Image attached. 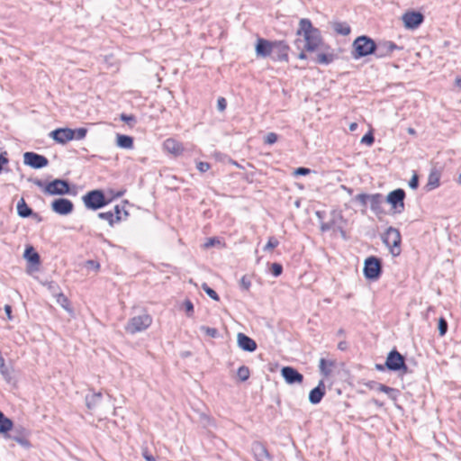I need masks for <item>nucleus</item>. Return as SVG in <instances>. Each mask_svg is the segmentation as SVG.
Wrapping results in <instances>:
<instances>
[{
    "instance_id": "1",
    "label": "nucleus",
    "mask_w": 461,
    "mask_h": 461,
    "mask_svg": "<svg viewBox=\"0 0 461 461\" xmlns=\"http://www.w3.org/2000/svg\"><path fill=\"white\" fill-rule=\"evenodd\" d=\"M297 35H302L305 41V50L308 51L316 50L321 44V36L319 29L312 26V22L307 18H303L299 22Z\"/></svg>"
},
{
    "instance_id": "2",
    "label": "nucleus",
    "mask_w": 461,
    "mask_h": 461,
    "mask_svg": "<svg viewBox=\"0 0 461 461\" xmlns=\"http://www.w3.org/2000/svg\"><path fill=\"white\" fill-rule=\"evenodd\" d=\"M287 49L288 47L282 42H270L260 38L257 41L255 50L258 57L266 58L277 50L280 52L279 59H287Z\"/></svg>"
},
{
    "instance_id": "3",
    "label": "nucleus",
    "mask_w": 461,
    "mask_h": 461,
    "mask_svg": "<svg viewBox=\"0 0 461 461\" xmlns=\"http://www.w3.org/2000/svg\"><path fill=\"white\" fill-rule=\"evenodd\" d=\"M382 240L393 257L401 254L402 236L398 229L389 227L382 235Z\"/></svg>"
},
{
    "instance_id": "4",
    "label": "nucleus",
    "mask_w": 461,
    "mask_h": 461,
    "mask_svg": "<svg viewBox=\"0 0 461 461\" xmlns=\"http://www.w3.org/2000/svg\"><path fill=\"white\" fill-rule=\"evenodd\" d=\"M353 49V58L359 59L374 53L375 42L367 36H359L354 41Z\"/></svg>"
},
{
    "instance_id": "5",
    "label": "nucleus",
    "mask_w": 461,
    "mask_h": 461,
    "mask_svg": "<svg viewBox=\"0 0 461 461\" xmlns=\"http://www.w3.org/2000/svg\"><path fill=\"white\" fill-rule=\"evenodd\" d=\"M151 323L152 318L147 313L134 316L128 321L125 326V331L130 334H136L147 330L151 325Z\"/></svg>"
},
{
    "instance_id": "6",
    "label": "nucleus",
    "mask_w": 461,
    "mask_h": 461,
    "mask_svg": "<svg viewBox=\"0 0 461 461\" xmlns=\"http://www.w3.org/2000/svg\"><path fill=\"white\" fill-rule=\"evenodd\" d=\"M364 275L366 278L376 280L382 271L381 261L375 257H369L364 262Z\"/></svg>"
},
{
    "instance_id": "7",
    "label": "nucleus",
    "mask_w": 461,
    "mask_h": 461,
    "mask_svg": "<svg viewBox=\"0 0 461 461\" xmlns=\"http://www.w3.org/2000/svg\"><path fill=\"white\" fill-rule=\"evenodd\" d=\"M405 192L399 188L390 192L386 196V202L391 205L394 213H402L404 211Z\"/></svg>"
},
{
    "instance_id": "8",
    "label": "nucleus",
    "mask_w": 461,
    "mask_h": 461,
    "mask_svg": "<svg viewBox=\"0 0 461 461\" xmlns=\"http://www.w3.org/2000/svg\"><path fill=\"white\" fill-rule=\"evenodd\" d=\"M83 201L87 208L93 210L99 209L107 203L103 192L100 190H93L88 192L83 197Z\"/></svg>"
},
{
    "instance_id": "9",
    "label": "nucleus",
    "mask_w": 461,
    "mask_h": 461,
    "mask_svg": "<svg viewBox=\"0 0 461 461\" xmlns=\"http://www.w3.org/2000/svg\"><path fill=\"white\" fill-rule=\"evenodd\" d=\"M44 193L50 195H63L69 193V185L62 179H55L44 186Z\"/></svg>"
},
{
    "instance_id": "10",
    "label": "nucleus",
    "mask_w": 461,
    "mask_h": 461,
    "mask_svg": "<svg viewBox=\"0 0 461 461\" xmlns=\"http://www.w3.org/2000/svg\"><path fill=\"white\" fill-rule=\"evenodd\" d=\"M385 366L392 371L403 370L404 373L407 371L403 357L396 350H393L388 354Z\"/></svg>"
},
{
    "instance_id": "11",
    "label": "nucleus",
    "mask_w": 461,
    "mask_h": 461,
    "mask_svg": "<svg viewBox=\"0 0 461 461\" xmlns=\"http://www.w3.org/2000/svg\"><path fill=\"white\" fill-rule=\"evenodd\" d=\"M23 163L32 168H42L49 163L48 159L34 152H25L23 154Z\"/></svg>"
},
{
    "instance_id": "12",
    "label": "nucleus",
    "mask_w": 461,
    "mask_h": 461,
    "mask_svg": "<svg viewBox=\"0 0 461 461\" xmlns=\"http://www.w3.org/2000/svg\"><path fill=\"white\" fill-rule=\"evenodd\" d=\"M50 137L57 143L65 145L74 140L72 129L59 128L50 132Z\"/></svg>"
},
{
    "instance_id": "13",
    "label": "nucleus",
    "mask_w": 461,
    "mask_h": 461,
    "mask_svg": "<svg viewBox=\"0 0 461 461\" xmlns=\"http://www.w3.org/2000/svg\"><path fill=\"white\" fill-rule=\"evenodd\" d=\"M74 205L72 202L66 198H59L52 202L51 209L58 214L68 215L72 212Z\"/></svg>"
},
{
    "instance_id": "14",
    "label": "nucleus",
    "mask_w": 461,
    "mask_h": 461,
    "mask_svg": "<svg viewBox=\"0 0 461 461\" xmlns=\"http://www.w3.org/2000/svg\"><path fill=\"white\" fill-rule=\"evenodd\" d=\"M401 49V47L392 41H383L375 44V50L374 54L376 58L383 59L391 56L393 50Z\"/></svg>"
},
{
    "instance_id": "15",
    "label": "nucleus",
    "mask_w": 461,
    "mask_h": 461,
    "mask_svg": "<svg viewBox=\"0 0 461 461\" xmlns=\"http://www.w3.org/2000/svg\"><path fill=\"white\" fill-rule=\"evenodd\" d=\"M281 375L288 384H300L303 381V375L292 366H284L281 369Z\"/></svg>"
},
{
    "instance_id": "16",
    "label": "nucleus",
    "mask_w": 461,
    "mask_h": 461,
    "mask_svg": "<svg viewBox=\"0 0 461 461\" xmlns=\"http://www.w3.org/2000/svg\"><path fill=\"white\" fill-rule=\"evenodd\" d=\"M423 19L420 13L413 11L405 13L402 17L405 28L411 30L416 29L423 22Z\"/></svg>"
},
{
    "instance_id": "17",
    "label": "nucleus",
    "mask_w": 461,
    "mask_h": 461,
    "mask_svg": "<svg viewBox=\"0 0 461 461\" xmlns=\"http://www.w3.org/2000/svg\"><path fill=\"white\" fill-rule=\"evenodd\" d=\"M237 343L239 348L244 351L253 352L257 348V343L255 340L241 332L237 335Z\"/></svg>"
},
{
    "instance_id": "18",
    "label": "nucleus",
    "mask_w": 461,
    "mask_h": 461,
    "mask_svg": "<svg viewBox=\"0 0 461 461\" xmlns=\"http://www.w3.org/2000/svg\"><path fill=\"white\" fill-rule=\"evenodd\" d=\"M163 149L174 156H179L184 151L183 145L174 139H167L163 142Z\"/></svg>"
},
{
    "instance_id": "19",
    "label": "nucleus",
    "mask_w": 461,
    "mask_h": 461,
    "mask_svg": "<svg viewBox=\"0 0 461 461\" xmlns=\"http://www.w3.org/2000/svg\"><path fill=\"white\" fill-rule=\"evenodd\" d=\"M325 394V384L322 380H321L318 385L310 391L309 393V402L312 404H318Z\"/></svg>"
},
{
    "instance_id": "20",
    "label": "nucleus",
    "mask_w": 461,
    "mask_h": 461,
    "mask_svg": "<svg viewBox=\"0 0 461 461\" xmlns=\"http://www.w3.org/2000/svg\"><path fill=\"white\" fill-rule=\"evenodd\" d=\"M252 451L257 461H271V456L264 445L256 442L252 445Z\"/></svg>"
},
{
    "instance_id": "21",
    "label": "nucleus",
    "mask_w": 461,
    "mask_h": 461,
    "mask_svg": "<svg viewBox=\"0 0 461 461\" xmlns=\"http://www.w3.org/2000/svg\"><path fill=\"white\" fill-rule=\"evenodd\" d=\"M334 366V360L321 358L319 361L320 372L325 377H328L331 374Z\"/></svg>"
},
{
    "instance_id": "22",
    "label": "nucleus",
    "mask_w": 461,
    "mask_h": 461,
    "mask_svg": "<svg viewBox=\"0 0 461 461\" xmlns=\"http://www.w3.org/2000/svg\"><path fill=\"white\" fill-rule=\"evenodd\" d=\"M116 145L121 149H131L133 148V138L128 135L117 134Z\"/></svg>"
},
{
    "instance_id": "23",
    "label": "nucleus",
    "mask_w": 461,
    "mask_h": 461,
    "mask_svg": "<svg viewBox=\"0 0 461 461\" xmlns=\"http://www.w3.org/2000/svg\"><path fill=\"white\" fill-rule=\"evenodd\" d=\"M102 401V393H96L86 397V403L88 409L92 410L99 407Z\"/></svg>"
},
{
    "instance_id": "24",
    "label": "nucleus",
    "mask_w": 461,
    "mask_h": 461,
    "mask_svg": "<svg viewBox=\"0 0 461 461\" xmlns=\"http://www.w3.org/2000/svg\"><path fill=\"white\" fill-rule=\"evenodd\" d=\"M16 208L20 217L26 218L32 214V210L29 208L23 198L18 201Z\"/></svg>"
},
{
    "instance_id": "25",
    "label": "nucleus",
    "mask_w": 461,
    "mask_h": 461,
    "mask_svg": "<svg viewBox=\"0 0 461 461\" xmlns=\"http://www.w3.org/2000/svg\"><path fill=\"white\" fill-rule=\"evenodd\" d=\"M440 175L438 171H431L428 177L427 189L431 191L439 185Z\"/></svg>"
},
{
    "instance_id": "26",
    "label": "nucleus",
    "mask_w": 461,
    "mask_h": 461,
    "mask_svg": "<svg viewBox=\"0 0 461 461\" xmlns=\"http://www.w3.org/2000/svg\"><path fill=\"white\" fill-rule=\"evenodd\" d=\"M332 28L336 33L343 35V36L348 35L351 32L350 26L347 23H343V22L333 23Z\"/></svg>"
},
{
    "instance_id": "27",
    "label": "nucleus",
    "mask_w": 461,
    "mask_h": 461,
    "mask_svg": "<svg viewBox=\"0 0 461 461\" xmlns=\"http://www.w3.org/2000/svg\"><path fill=\"white\" fill-rule=\"evenodd\" d=\"M13 428V421L0 411V433L6 434Z\"/></svg>"
},
{
    "instance_id": "28",
    "label": "nucleus",
    "mask_w": 461,
    "mask_h": 461,
    "mask_svg": "<svg viewBox=\"0 0 461 461\" xmlns=\"http://www.w3.org/2000/svg\"><path fill=\"white\" fill-rule=\"evenodd\" d=\"M24 258L32 264L37 265L40 263V256L33 249L32 247H29L24 251Z\"/></svg>"
},
{
    "instance_id": "29",
    "label": "nucleus",
    "mask_w": 461,
    "mask_h": 461,
    "mask_svg": "<svg viewBox=\"0 0 461 461\" xmlns=\"http://www.w3.org/2000/svg\"><path fill=\"white\" fill-rule=\"evenodd\" d=\"M27 432L23 429V434L8 436V438L16 441L19 445H21L24 448H29L31 447L30 441L26 438Z\"/></svg>"
},
{
    "instance_id": "30",
    "label": "nucleus",
    "mask_w": 461,
    "mask_h": 461,
    "mask_svg": "<svg viewBox=\"0 0 461 461\" xmlns=\"http://www.w3.org/2000/svg\"><path fill=\"white\" fill-rule=\"evenodd\" d=\"M369 201L371 203L370 206H371L372 211L377 212L382 205L383 197L380 194H371L369 196Z\"/></svg>"
},
{
    "instance_id": "31",
    "label": "nucleus",
    "mask_w": 461,
    "mask_h": 461,
    "mask_svg": "<svg viewBox=\"0 0 461 461\" xmlns=\"http://www.w3.org/2000/svg\"><path fill=\"white\" fill-rule=\"evenodd\" d=\"M334 59L333 54L320 53L316 56V62L319 64L328 65Z\"/></svg>"
},
{
    "instance_id": "32",
    "label": "nucleus",
    "mask_w": 461,
    "mask_h": 461,
    "mask_svg": "<svg viewBox=\"0 0 461 461\" xmlns=\"http://www.w3.org/2000/svg\"><path fill=\"white\" fill-rule=\"evenodd\" d=\"M98 217L102 220L107 221L110 226H113L114 222H117L114 217V213L112 211L100 212Z\"/></svg>"
},
{
    "instance_id": "33",
    "label": "nucleus",
    "mask_w": 461,
    "mask_h": 461,
    "mask_svg": "<svg viewBox=\"0 0 461 461\" xmlns=\"http://www.w3.org/2000/svg\"><path fill=\"white\" fill-rule=\"evenodd\" d=\"M250 375L249 367L241 366L237 371V375L241 382H245L249 379Z\"/></svg>"
},
{
    "instance_id": "34",
    "label": "nucleus",
    "mask_w": 461,
    "mask_h": 461,
    "mask_svg": "<svg viewBox=\"0 0 461 461\" xmlns=\"http://www.w3.org/2000/svg\"><path fill=\"white\" fill-rule=\"evenodd\" d=\"M72 133L74 136V140H81L86 138L87 133L86 128H77L76 130H72Z\"/></svg>"
},
{
    "instance_id": "35",
    "label": "nucleus",
    "mask_w": 461,
    "mask_h": 461,
    "mask_svg": "<svg viewBox=\"0 0 461 461\" xmlns=\"http://www.w3.org/2000/svg\"><path fill=\"white\" fill-rule=\"evenodd\" d=\"M202 289H203V290L205 292V294H206L210 298H212V300H214V301H219V300H220V298H219V296H218L217 293H216L213 289H212L211 287H209V286L207 285V284L203 283V284L202 285Z\"/></svg>"
},
{
    "instance_id": "36",
    "label": "nucleus",
    "mask_w": 461,
    "mask_h": 461,
    "mask_svg": "<svg viewBox=\"0 0 461 461\" xmlns=\"http://www.w3.org/2000/svg\"><path fill=\"white\" fill-rule=\"evenodd\" d=\"M279 244V241L275 237H270L268 239L267 243L264 247L265 251H269L276 248Z\"/></svg>"
},
{
    "instance_id": "37",
    "label": "nucleus",
    "mask_w": 461,
    "mask_h": 461,
    "mask_svg": "<svg viewBox=\"0 0 461 461\" xmlns=\"http://www.w3.org/2000/svg\"><path fill=\"white\" fill-rule=\"evenodd\" d=\"M447 322L443 317H441L438 320V333L442 337L447 333Z\"/></svg>"
},
{
    "instance_id": "38",
    "label": "nucleus",
    "mask_w": 461,
    "mask_h": 461,
    "mask_svg": "<svg viewBox=\"0 0 461 461\" xmlns=\"http://www.w3.org/2000/svg\"><path fill=\"white\" fill-rule=\"evenodd\" d=\"M200 330L211 338H215L218 335V330L215 328L201 326Z\"/></svg>"
},
{
    "instance_id": "39",
    "label": "nucleus",
    "mask_w": 461,
    "mask_h": 461,
    "mask_svg": "<svg viewBox=\"0 0 461 461\" xmlns=\"http://www.w3.org/2000/svg\"><path fill=\"white\" fill-rule=\"evenodd\" d=\"M271 271L275 276H279L282 274L283 267L279 263H273L271 265Z\"/></svg>"
},
{
    "instance_id": "40",
    "label": "nucleus",
    "mask_w": 461,
    "mask_h": 461,
    "mask_svg": "<svg viewBox=\"0 0 461 461\" xmlns=\"http://www.w3.org/2000/svg\"><path fill=\"white\" fill-rule=\"evenodd\" d=\"M276 140H277V135L274 132H269L266 135L264 141L266 144L272 145V144L276 143Z\"/></svg>"
},
{
    "instance_id": "41",
    "label": "nucleus",
    "mask_w": 461,
    "mask_h": 461,
    "mask_svg": "<svg viewBox=\"0 0 461 461\" xmlns=\"http://www.w3.org/2000/svg\"><path fill=\"white\" fill-rule=\"evenodd\" d=\"M374 140L375 139L373 134L371 132H368L362 137L361 143L370 146L374 143Z\"/></svg>"
},
{
    "instance_id": "42",
    "label": "nucleus",
    "mask_w": 461,
    "mask_h": 461,
    "mask_svg": "<svg viewBox=\"0 0 461 461\" xmlns=\"http://www.w3.org/2000/svg\"><path fill=\"white\" fill-rule=\"evenodd\" d=\"M184 307H185V310L186 312V314L188 316H192V314L194 312V304H193V303L190 300H185L184 302Z\"/></svg>"
},
{
    "instance_id": "43",
    "label": "nucleus",
    "mask_w": 461,
    "mask_h": 461,
    "mask_svg": "<svg viewBox=\"0 0 461 461\" xmlns=\"http://www.w3.org/2000/svg\"><path fill=\"white\" fill-rule=\"evenodd\" d=\"M311 173V169L306 167H298L294 170V176H306Z\"/></svg>"
},
{
    "instance_id": "44",
    "label": "nucleus",
    "mask_w": 461,
    "mask_h": 461,
    "mask_svg": "<svg viewBox=\"0 0 461 461\" xmlns=\"http://www.w3.org/2000/svg\"><path fill=\"white\" fill-rule=\"evenodd\" d=\"M196 167L201 173H204L210 169V165L207 162H199Z\"/></svg>"
},
{
    "instance_id": "45",
    "label": "nucleus",
    "mask_w": 461,
    "mask_h": 461,
    "mask_svg": "<svg viewBox=\"0 0 461 461\" xmlns=\"http://www.w3.org/2000/svg\"><path fill=\"white\" fill-rule=\"evenodd\" d=\"M368 194H359L356 196V200L358 201L362 205L366 204V201L369 200Z\"/></svg>"
},
{
    "instance_id": "46",
    "label": "nucleus",
    "mask_w": 461,
    "mask_h": 461,
    "mask_svg": "<svg viewBox=\"0 0 461 461\" xmlns=\"http://www.w3.org/2000/svg\"><path fill=\"white\" fill-rule=\"evenodd\" d=\"M226 105H227V103H226L225 98H223V97L218 98L217 108L220 112H223L226 109Z\"/></svg>"
},
{
    "instance_id": "47",
    "label": "nucleus",
    "mask_w": 461,
    "mask_h": 461,
    "mask_svg": "<svg viewBox=\"0 0 461 461\" xmlns=\"http://www.w3.org/2000/svg\"><path fill=\"white\" fill-rule=\"evenodd\" d=\"M418 185H419V178H418V176L416 174H414L412 176V177L411 178V180L409 181V186L411 189H416L418 187Z\"/></svg>"
},
{
    "instance_id": "48",
    "label": "nucleus",
    "mask_w": 461,
    "mask_h": 461,
    "mask_svg": "<svg viewBox=\"0 0 461 461\" xmlns=\"http://www.w3.org/2000/svg\"><path fill=\"white\" fill-rule=\"evenodd\" d=\"M0 373L5 379H10L8 369L5 365V360H3L2 365L0 364Z\"/></svg>"
},
{
    "instance_id": "49",
    "label": "nucleus",
    "mask_w": 461,
    "mask_h": 461,
    "mask_svg": "<svg viewBox=\"0 0 461 461\" xmlns=\"http://www.w3.org/2000/svg\"><path fill=\"white\" fill-rule=\"evenodd\" d=\"M377 390L380 391V392L385 393H389L393 392V388L388 387V386L384 385V384H379Z\"/></svg>"
},
{
    "instance_id": "50",
    "label": "nucleus",
    "mask_w": 461,
    "mask_h": 461,
    "mask_svg": "<svg viewBox=\"0 0 461 461\" xmlns=\"http://www.w3.org/2000/svg\"><path fill=\"white\" fill-rule=\"evenodd\" d=\"M142 456L146 461H156L155 457L150 455L146 449L142 451Z\"/></svg>"
},
{
    "instance_id": "51",
    "label": "nucleus",
    "mask_w": 461,
    "mask_h": 461,
    "mask_svg": "<svg viewBox=\"0 0 461 461\" xmlns=\"http://www.w3.org/2000/svg\"><path fill=\"white\" fill-rule=\"evenodd\" d=\"M240 285L245 290H249L250 287V282L245 276L241 278Z\"/></svg>"
},
{
    "instance_id": "52",
    "label": "nucleus",
    "mask_w": 461,
    "mask_h": 461,
    "mask_svg": "<svg viewBox=\"0 0 461 461\" xmlns=\"http://www.w3.org/2000/svg\"><path fill=\"white\" fill-rule=\"evenodd\" d=\"M113 212L114 213V217H115L116 221H121V209H120V206L119 205L114 206Z\"/></svg>"
},
{
    "instance_id": "53",
    "label": "nucleus",
    "mask_w": 461,
    "mask_h": 461,
    "mask_svg": "<svg viewBox=\"0 0 461 461\" xmlns=\"http://www.w3.org/2000/svg\"><path fill=\"white\" fill-rule=\"evenodd\" d=\"M216 242L218 243V242H219V240H217L215 238H211V239H209V240L205 242L204 247H205V248L212 247Z\"/></svg>"
},
{
    "instance_id": "54",
    "label": "nucleus",
    "mask_w": 461,
    "mask_h": 461,
    "mask_svg": "<svg viewBox=\"0 0 461 461\" xmlns=\"http://www.w3.org/2000/svg\"><path fill=\"white\" fill-rule=\"evenodd\" d=\"M121 120L125 122H130L134 120V117L131 115H126L124 113L121 114Z\"/></svg>"
},
{
    "instance_id": "55",
    "label": "nucleus",
    "mask_w": 461,
    "mask_h": 461,
    "mask_svg": "<svg viewBox=\"0 0 461 461\" xmlns=\"http://www.w3.org/2000/svg\"><path fill=\"white\" fill-rule=\"evenodd\" d=\"M5 312L7 315L8 320H12V307L6 304L5 306Z\"/></svg>"
},
{
    "instance_id": "56",
    "label": "nucleus",
    "mask_w": 461,
    "mask_h": 461,
    "mask_svg": "<svg viewBox=\"0 0 461 461\" xmlns=\"http://www.w3.org/2000/svg\"><path fill=\"white\" fill-rule=\"evenodd\" d=\"M33 183H34L35 185H37L38 187L41 188L44 191V186L46 185H44L41 180L36 179V180L33 181Z\"/></svg>"
},
{
    "instance_id": "57",
    "label": "nucleus",
    "mask_w": 461,
    "mask_h": 461,
    "mask_svg": "<svg viewBox=\"0 0 461 461\" xmlns=\"http://www.w3.org/2000/svg\"><path fill=\"white\" fill-rule=\"evenodd\" d=\"M349 131H354L357 129V122H351L348 126Z\"/></svg>"
},
{
    "instance_id": "58",
    "label": "nucleus",
    "mask_w": 461,
    "mask_h": 461,
    "mask_svg": "<svg viewBox=\"0 0 461 461\" xmlns=\"http://www.w3.org/2000/svg\"><path fill=\"white\" fill-rule=\"evenodd\" d=\"M330 225L328 223H322L321 226V230L322 231H326V230H330Z\"/></svg>"
},
{
    "instance_id": "59",
    "label": "nucleus",
    "mask_w": 461,
    "mask_h": 461,
    "mask_svg": "<svg viewBox=\"0 0 461 461\" xmlns=\"http://www.w3.org/2000/svg\"><path fill=\"white\" fill-rule=\"evenodd\" d=\"M87 263H88L89 265H91V266H92V267H95V269H98V268H99V264H98V263L94 262L93 260H89Z\"/></svg>"
},
{
    "instance_id": "60",
    "label": "nucleus",
    "mask_w": 461,
    "mask_h": 461,
    "mask_svg": "<svg viewBox=\"0 0 461 461\" xmlns=\"http://www.w3.org/2000/svg\"><path fill=\"white\" fill-rule=\"evenodd\" d=\"M338 348L340 350H344L346 348V343L345 342H339V345H338Z\"/></svg>"
},
{
    "instance_id": "61",
    "label": "nucleus",
    "mask_w": 461,
    "mask_h": 461,
    "mask_svg": "<svg viewBox=\"0 0 461 461\" xmlns=\"http://www.w3.org/2000/svg\"><path fill=\"white\" fill-rule=\"evenodd\" d=\"M455 83H456V86L461 88V77H456Z\"/></svg>"
},
{
    "instance_id": "62",
    "label": "nucleus",
    "mask_w": 461,
    "mask_h": 461,
    "mask_svg": "<svg viewBox=\"0 0 461 461\" xmlns=\"http://www.w3.org/2000/svg\"><path fill=\"white\" fill-rule=\"evenodd\" d=\"M298 58L301 59H306V55L303 52H301L299 54Z\"/></svg>"
},
{
    "instance_id": "63",
    "label": "nucleus",
    "mask_w": 461,
    "mask_h": 461,
    "mask_svg": "<svg viewBox=\"0 0 461 461\" xmlns=\"http://www.w3.org/2000/svg\"><path fill=\"white\" fill-rule=\"evenodd\" d=\"M408 132L411 134H413L415 132V131L412 128H409Z\"/></svg>"
},
{
    "instance_id": "64",
    "label": "nucleus",
    "mask_w": 461,
    "mask_h": 461,
    "mask_svg": "<svg viewBox=\"0 0 461 461\" xmlns=\"http://www.w3.org/2000/svg\"><path fill=\"white\" fill-rule=\"evenodd\" d=\"M457 182H458L459 185H461V174L458 176Z\"/></svg>"
}]
</instances>
